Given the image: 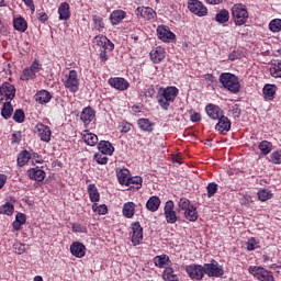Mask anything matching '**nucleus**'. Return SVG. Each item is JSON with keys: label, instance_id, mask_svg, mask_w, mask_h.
<instances>
[{"label": "nucleus", "instance_id": "nucleus-1", "mask_svg": "<svg viewBox=\"0 0 281 281\" xmlns=\"http://www.w3.org/2000/svg\"><path fill=\"white\" fill-rule=\"evenodd\" d=\"M177 95H179V89L175 86L160 88L156 98L159 106L164 111H168L170 109V104L177 100Z\"/></svg>", "mask_w": 281, "mask_h": 281}, {"label": "nucleus", "instance_id": "nucleus-2", "mask_svg": "<svg viewBox=\"0 0 281 281\" xmlns=\"http://www.w3.org/2000/svg\"><path fill=\"white\" fill-rule=\"evenodd\" d=\"M220 82L223 85L224 89H227L231 93L240 92V81H238V77L232 72H222Z\"/></svg>", "mask_w": 281, "mask_h": 281}, {"label": "nucleus", "instance_id": "nucleus-3", "mask_svg": "<svg viewBox=\"0 0 281 281\" xmlns=\"http://www.w3.org/2000/svg\"><path fill=\"white\" fill-rule=\"evenodd\" d=\"M232 16L235 25H245L249 20V12L245 4H235L232 8Z\"/></svg>", "mask_w": 281, "mask_h": 281}, {"label": "nucleus", "instance_id": "nucleus-4", "mask_svg": "<svg viewBox=\"0 0 281 281\" xmlns=\"http://www.w3.org/2000/svg\"><path fill=\"white\" fill-rule=\"evenodd\" d=\"M204 273L209 278H223L225 271L223 266L218 265V261L212 259L210 263L204 265Z\"/></svg>", "mask_w": 281, "mask_h": 281}, {"label": "nucleus", "instance_id": "nucleus-5", "mask_svg": "<svg viewBox=\"0 0 281 281\" xmlns=\"http://www.w3.org/2000/svg\"><path fill=\"white\" fill-rule=\"evenodd\" d=\"M64 87L70 91V93H77L80 89V80L78 79V71L70 70L66 81L64 82Z\"/></svg>", "mask_w": 281, "mask_h": 281}, {"label": "nucleus", "instance_id": "nucleus-6", "mask_svg": "<svg viewBox=\"0 0 281 281\" xmlns=\"http://www.w3.org/2000/svg\"><path fill=\"white\" fill-rule=\"evenodd\" d=\"M249 273L260 281H273V272L262 268V267H250L248 269Z\"/></svg>", "mask_w": 281, "mask_h": 281}, {"label": "nucleus", "instance_id": "nucleus-7", "mask_svg": "<svg viewBox=\"0 0 281 281\" xmlns=\"http://www.w3.org/2000/svg\"><path fill=\"white\" fill-rule=\"evenodd\" d=\"M188 9L196 16H207V7L199 0H189Z\"/></svg>", "mask_w": 281, "mask_h": 281}, {"label": "nucleus", "instance_id": "nucleus-8", "mask_svg": "<svg viewBox=\"0 0 281 281\" xmlns=\"http://www.w3.org/2000/svg\"><path fill=\"white\" fill-rule=\"evenodd\" d=\"M189 278L191 280H203V277L205 276V266L201 265H189L186 269Z\"/></svg>", "mask_w": 281, "mask_h": 281}, {"label": "nucleus", "instance_id": "nucleus-9", "mask_svg": "<svg viewBox=\"0 0 281 281\" xmlns=\"http://www.w3.org/2000/svg\"><path fill=\"white\" fill-rule=\"evenodd\" d=\"M132 244L134 247H137L143 240H144V228L142 227V224L139 222L132 223Z\"/></svg>", "mask_w": 281, "mask_h": 281}, {"label": "nucleus", "instance_id": "nucleus-10", "mask_svg": "<svg viewBox=\"0 0 281 281\" xmlns=\"http://www.w3.org/2000/svg\"><path fill=\"white\" fill-rule=\"evenodd\" d=\"M135 14L137 19H144V21H153L157 16V12L150 7H138Z\"/></svg>", "mask_w": 281, "mask_h": 281}, {"label": "nucleus", "instance_id": "nucleus-11", "mask_svg": "<svg viewBox=\"0 0 281 281\" xmlns=\"http://www.w3.org/2000/svg\"><path fill=\"white\" fill-rule=\"evenodd\" d=\"M164 212H165V217L167 223H169L170 225H173V223H177L178 217H177V212H175V202H172V200H169L166 202Z\"/></svg>", "mask_w": 281, "mask_h": 281}, {"label": "nucleus", "instance_id": "nucleus-12", "mask_svg": "<svg viewBox=\"0 0 281 281\" xmlns=\"http://www.w3.org/2000/svg\"><path fill=\"white\" fill-rule=\"evenodd\" d=\"M157 36L164 43H170L176 38L175 33H172L171 30L168 29V26H164V25H159L157 27Z\"/></svg>", "mask_w": 281, "mask_h": 281}, {"label": "nucleus", "instance_id": "nucleus-13", "mask_svg": "<svg viewBox=\"0 0 281 281\" xmlns=\"http://www.w3.org/2000/svg\"><path fill=\"white\" fill-rule=\"evenodd\" d=\"M0 95H3L5 100H14V97L16 95V88L8 81H4L0 86Z\"/></svg>", "mask_w": 281, "mask_h": 281}, {"label": "nucleus", "instance_id": "nucleus-14", "mask_svg": "<svg viewBox=\"0 0 281 281\" xmlns=\"http://www.w3.org/2000/svg\"><path fill=\"white\" fill-rule=\"evenodd\" d=\"M35 130L37 131V135L41 137L42 142H46V144L52 142V130H49V126L43 123H38L35 126Z\"/></svg>", "mask_w": 281, "mask_h": 281}, {"label": "nucleus", "instance_id": "nucleus-15", "mask_svg": "<svg viewBox=\"0 0 281 281\" xmlns=\"http://www.w3.org/2000/svg\"><path fill=\"white\" fill-rule=\"evenodd\" d=\"M217 124L215 125V131H218L222 135L224 133H229L232 130V121L225 114L221 115L218 119Z\"/></svg>", "mask_w": 281, "mask_h": 281}, {"label": "nucleus", "instance_id": "nucleus-16", "mask_svg": "<svg viewBox=\"0 0 281 281\" xmlns=\"http://www.w3.org/2000/svg\"><path fill=\"white\" fill-rule=\"evenodd\" d=\"M109 85L116 89L117 91H126L131 87L128 81L122 77H114L109 79Z\"/></svg>", "mask_w": 281, "mask_h": 281}, {"label": "nucleus", "instance_id": "nucleus-17", "mask_svg": "<svg viewBox=\"0 0 281 281\" xmlns=\"http://www.w3.org/2000/svg\"><path fill=\"white\" fill-rule=\"evenodd\" d=\"M94 43L98 47H103V49H109V52H113L115 49V44L104 35H97L94 37Z\"/></svg>", "mask_w": 281, "mask_h": 281}, {"label": "nucleus", "instance_id": "nucleus-18", "mask_svg": "<svg viewBox=\"0 0 281 281\" xmlns=\"http://www.w3.org/2000/svg\"><path fill=\"white\" fill-rule=\"evenodd\" d=\"M86 251L87 247L80 241H75L70 245V254H72L75 258H85Z\"/></svg>", "mask_w": 281, "mask_h": 281}, {"label": "nucleus", "instance_id": "nucleus-19", "mask_svg": "<svg viewBox=\"0 0 281 281\" xmlns=\"http://www.w3.org/2000/svg\"><path fill=\"white\" fill-rule=\"evenodd\" d=\"M149 56L153 63L159 65V63L166 58V49L161 46H157L149 53Z\"/></svg>", "mask_w": 281, "mask_h": 281}, {"label": "nucleus", "instance_id": "nucleus-20", "mask_svg": "<svg viewBox=\"0 0 281 281\" xmlns=\"http://www.w3.org/2000/svg\"><path fill=\"white\" fill-rule=\"evenodd\" d=\"M205 111L211 120H218L223 115V110L215 104H207Z\"/></svg>", "mask_w": 281, "mask_h": 281}, {"label": "nucleus", "instance_id": "nucleus-21", "mask_svg": "<svg viewBox=\"0 0 281 281\" xmlns=\"http://www.w3.org/2000/svg\"><path fill=\"white\" fill-rule=\"evenodd\" d=\"M94 117H95V111L91 106L85 108L80 115V120L82 121L83 124H91Z\"/></svg>", "mask_w": 281, "mask_h": 281}, {"label": "nucleus", "instance_id": "nucleus-22", "mask_svg": "<svg viewBox=\"0 0 281 281\" xmlns=\"http://www.w3.org/2000/svg\"><path fill=\"white\" fill-rule=\"evenodd\" d=\"M276 91H278L276 85L266 83L262 89L265 100H276Z\"/></svg>", "mask_w": 281, "mask_h": 281}, {"label": "nucleus", "instance_id": "nucleus-23", "mask_svg": "<svg viewBox=\"0 0 281 281\" xmlns=\"http://www.w3.org/2000/svg\"><path fill=\"white\" fill-rule=\"evenodd\" d=\"M27 177L34 181H43L45 179V171L38 167L31 168L27 170Z\"/></svg>", "mask_w": 281, "mask_h": 281}, {"label": "nucleus", "instance_id": "nucleus-24", "mask_svg": "<svg viewBox=\"0 0 281 281\" xmlns=\"http://www.w3.org/2000/svg\"><path fill=\"white\" fill-rule=\"evenodd\" d=\"M59 21H69L71 12L69 11V3L61 2L58 8Z\"/></svg>", "mask_w": 281, "mask_h": 281}, {"label": "nucleus", "instance_id": "nucleus-25", "mask_svg": "<svg viewBox=\"0 0 281 281\" xmlns=\"http://www.w3.org/2000/svg\"><path fill=\"white\" fill-rule=\"evenodd\" d=\"M99 151L103 155H113L115 148L109 140H101L98 145Z\"/></svg>", "mask_w": 281, "mask_h": 281}, {"label": "nucleus", "instance_id": "nucleus-26", "mask_svg": "<svg viewBox=\"0 0 281 281\" xmlns=\"http://www.w3.org/2000/svg\"><path fill=\"white\" fill-rule=\"evenodd\" d=\"M160 205H161V200L159 199V196L153 195L148 199L146 203V209L149 212H157Z\"/></svg>", "mask_w": 281, "mask_h": 281}, {"label": "nucleus", "instance_id": "nucleus-27", "mask_svg": "<svg viewBox=\"0 0 281 281\" xmlns=\"http://www.w3.org/2000/svg\"><path fill=\"white\" fill-rule=\"evenodd\" d=\"M126 19V12L122 10L113 11L110 15V21L112 25H117L119 23H122Z\"/></svg>", "mask_w": 281, "mask_h": 281}, {"label": "nucleus", "instance_id": "nucleus-28", "mask_svg": "<svg viewBox=\"0 0 281 281\" xmlns=\"http://www.w3.org/2000/svg\"><path fill=\"white\" fill-rule=\"evenodd\" d=\"M137 124L140 131H145L146 133H153L155 124L150 122L148 119H139Z\"/></svg>", "mask_w": 281, "mask_h": 281}, {"label": "nucleus", "instance_id": "nucleus-29", "mask_svg": "<svg viewBox=\"0 0 281 281\" xmlns=\"http://www.w3.org/2000/svg\"><path fill=\"white\" fill-rule=\"evenodd\" d=\"M168 262H170V257H168L167 255H160L154 258V265L156 267H159V269L168 267Z\"/></svg>", "mask_w": 281, "mask_h": 281}, {"label": "nucleus", "instance_id": "nucleus-30", "mask_svg": "<svg viewBox=\"0 0 281 281\" xmlns=\"http://www.w3.org/2000/svg\"><path fill=\"white\" fill-rule=\"evenodd\" d=\"M88 194L92 203H98V201H100V192H98V187L93 183L88 186Z\"/></svg>", "mask_w": 281, "mask_h": 281}, {"label": "nucleus", "instance_id": "nucleus-31", "mask_svg": "<svg viewBox=\"0 0 281 281\" xmlns=\"http://www.w3.org/2000/svg\"><path fill=\"white\" fill-rule=\"evenodd\" d=\"M123 216H125V218H133V216H135V203L127 202L124 204Z\"/></svg>", "mask_w": 281, "mask_h": 281}, {"label": "nucleus", "instance_id": "nucleus-32", "mask_svg": "<svg viewBox=\"0 0 281 281\" xmlns=\"http://www.w3.org/2000/svg\"><path fill=\"white\" fill-rule=\"evenodd\" d=\"M128 175H131V171H128V169L116 170V177L121 186H126L128 183Z\"/></svg>", "mask_w": 281, "mask_h": 281}, {"label": "nucleus", "instance_id": "nucleus-33", "mask_svg": "<svg viewBox=\"0 0 281 281\" xmlns=\"http://www.w3.org/2000/svg\"><path fill=\"white\" fill-rule=\"evenodd\" d=\"M31 159H32V154H30V151L27 150H23L18 155V166L20 168H23V166H25V164H27V161H30Z\"/></svg>", "mask_w": 281, "mask_h": 281}, {"label": "nucleus", "instance_id": "nucleus-34", "mask_svg": "<svg viewBox=\"0 0 281 281\" xmlns=\"http://www.w3.org/2000/svg\"><path fill=\"white\" fill-rule=\"evenodd\" d=\"M13 27L14 30H16L18 32H25V30H27V21H25V19L23 18H18L13 20Z\"/></svg>", "mask_w": 281, "mask_h": 281}, {"label": "nucleus", "instance_id": "nucleus-35", "mask_svg": "<svg viewBox=\"0 0 281 281\" xmlns=\"http://www.w3.org/2000/svg\"><path fill=\"white\" fill-rule=\"evenodd\" d=\"M14 109L12 108V102L8 101L3 104L1 109V115L4 117V120H10L12 117V112Z\"/></svg>", "mask_w": 281, "mask_h": 281}, {"label": "nucleus", "instance_id": "nucleus-36", "mask_svg": "<svg viewBox=\"0 0 281 281\" xmlns=\"http://www.w3.org/2000/svg\"><path fill=\"white\" fill-rule=\"evenodd\" d=\"M52 100V94L47 90H41L37 93L36 102H40V104H47Z\"/></svg>", "mask_w": 281, "mask_h": 281}, {"label": "nucleus", "instance_id": "nucleus-37", "mask_svg": "<svg viewBox=\"0 0 281 281\" xmlns=\"http://www.w3.org/2000/svg\"><path fill=\"white\" fill-rule=\"evenodd\" d=\"M162 278L165 281H179V277L175 273V269L170 267L164 270Z\"/></svg>", "mask_w": 281, "mask_h": 281}, {"label": "nucleus", "instance_id": "nucleus-38", "mask_svg": "<svg viewBox=\"0 0 281 281\" xmlns=\"http://www.w3.org/2000/svg\"><path fill=\"white\" fill-rule=\"evenodd\" d=\"M143 182H144V179H142V177L139 176H136V177L128 178L126 186H128L130 188H135L136 190H139V188H142Z\"/></svg>", "mask_w": 281, "mask_h": 281}, {"label": "nucleus", "instance_id": "nucleus-39", "mask_svg": "<svg viewBox=\"0 0 281 281\" xmlns=\"http://www.w3.org/2000/svg\"><path fill=\"white\" fill-rule=\"evenodd\" d=\"M184 216L187 221H191V223H194L199 218V213L196 212V207L191 206L187 211H184Z\"/></svg>", "mask_w": 281, "mask_h": 281}, {"label": "nucleus", "instance_id": "nucleus-40", "mask_svg": "<svg viewBox=\"0 0 281 281\" xmlns=\"http://www.w3.org/2000/svg\"><path fill=\"white\" fill-rule=\"evenodd\" d=\"M215 21L221 24L227 23L229 21V11H227L226 9L221 10L215 15Z\"/></svg>", "mask_w": 281, "mask_h": 281}, {"label": "nucleus", "instance_id": "nucleus-41", "mask_svg": "<svg viewBox=\"0 0 281 281\" xmlns=\"http://www.w3.org/2000/svg\"><path fill=\"white\" fill-rule=\"evenodd\" d=\"M273 148V145L269 140H262L259 144V150H261L262 155H269Z\"/></svg>", "mask_w": 281, "mask_h": 281}, {"label": "nucleus", "instance_id": "nucleus-42", "mask_svg": "<svg viewBox=\"0 0 281 281\" xmlns=\"http://www.w3.org/2000/svg\"><path fill=\"white\" fill-rule=\"evenodd\" d=\"M258 199L259 201H269L273 196V193H271V190L269 189H261L258 191Z\"/></svg>", "mask_w": 281, "mask_h": 281}, {"label": "nucleus", "instance_id": "nucleus-43", "mask_svg": "<svg viewBox=\"0 0 281 281\" xmlns=\"http://www.w3.org/2000/svg\"><path fill=\"white\" fill-rule=\"evenodd\" d=\"M0 214H7V216H12V214H14V205H12L10 202H7L0 207Z\"/></svg>", "mask_w": 281, "mask_h": 281}, {"label": "nucleus", "instance_id": "nucleus-44", "mask_svg": "<svg viewBox=\"0 0 281 281\" xmlns=\"http://www.w3.org/2000/svg\"><path fill=\"white\" fill-rule=\"evenodd\" d=\"M13 120L18 122V124H23V122H25V112L22 109L15 110Z\"/></svg>", "mask_w": 281, "mask_h": 281}, {"label": "nucleus", "instance_id": "nucleus-45", "mask_svg": "<svg viewBox=\"0 0 281 281\" xmlns=\"http://www.w3.org/2000/svg\"><path fill=\"white\" fill-rule=\"evenodd\" d=\"M93 159L100 166H106V164H109V157H106V154H94Z\"/></svg>", "mask_w": 281, "mask_h": 281}, {"label": "nucleus", "instance_id": "nucleus-46", "mask_svg": "<svg viewBox=\"0 0 281 281\" xmlns=\"http://www.w3.org/2000/svg\"><path fill=\"white\" fill-rule=\"evenodd\" d=\"M206 190L209 199H212V196L218 192V184H216V182H210L206 187Z\"/></svg>", "mask_w": 281, "mask_h": 281}, {"label": "nucleus", "instance_id": "nucleus-47", "mask_svg": "<svg viewBox=\"0 0 281 281\" xmlns=\"http://www.w3.org/2000/svg\"><path fill=\"white\" fill-rule=\"evenodd\" d=\"M270 32H281V19H274L269 23Z\"/></svg>", "mask_w": 281, "mask_h": 281}, {"label": "nucleus", "instance_id": "nucleus-48", "mask_svg": "<svg viewBox=\"0 0 281 281\" xmlns=\"http://www.w3.org/2000/svg\"><path fill=\"white\" fill-rule=\"evenodd\" d=\"M270 74L273 78H281V63L273 64L270 68Z\"/></svg>", "mask_w": 281, "mask_h": 281}, {"label": "nucleus", "instance_id": "nucleus-49", "mask_svg": "<svg viewBox=\"0 0 281 281\" xmlns=\"http://www.w3.org/2000/svg\"><path fill=\"white\" fill-rule=\"evenodd\" d=\"M85 142L88 146H95L98 144V135L87 134L85 135Z\"/></svg>", "mask_w": 281, "mask_h": 281}, {"label": "nucleus", "instance_id": "nucleus-50", "mask_svg": "<svg viewBox=\"0 0 281 281\" xmlns=\"http://www.w3.org/2000/svg\"><path fill=\"white\" fill-rule=\"evenodd\" d=\"M34 78H36V75L31 68H26L23 70L21 80H34Z\"/></svg>", "mask_w": 281, "mask_h": 281}, {"label": "nucleus", "instance_id": "nucleus-51", "mask_svg": "<svg viewBox=\"0 0 281 281\" xmlns=\"http://www.w3.org/2000/svg\"><path fill=\"white\" fill-rule=\"evenodd\" d=\"M92 210L94 212H98L99 215H104V214H106V212H109V209L106 207L105 204L98 205V203H94L92 205Z\"/></svg>", "mask_w": 281, "mask_h": 281}, {"label": "nucleus", "instance_id": "nucleus-52", "mask_svg": "<svg viewBox=\"0 0 281 281\" xmlns=\"http://www.w3.org/2000/svg\"><path fill=\"white\" fill-rule=\"evenodd\" d=\"M92 21H93L94 27L97 30L104 29V21L102 20V18L100 15H93Z\"/></svg>", "mask_w": 281, "mask_h": 281}, {"label": "nucleus", "instance_id": "nucleus-53", "mask_svg": "<svg viewBox=\"0 0 281 281\" xmlns=\"http://www.w3.org/2000/svg\"><path fill=\"white\" fill-rule=\"evenodd\" d=\"M178 205H179V209L184 210V212H187L191 207L190 200H188L187 198H181Z\"/></svg>", "mask_w": 281, "mask_h": 281}, {"label": "nucleus", "instance_id": "nucleus-54", "mask_svg": "<svg viewBox=\"0 0 281 281\" xmlns=\"http://www.w3.org/2000/svg\"><path fill=\"white\" fill-rule=\"evenodd\" d=\"M270 159L272 164H281V150L272 153Z\"/></svg>", "mask_w": 281, "mask_h": 281}, {"label": "nucleus", "instance_id": "nucleus-55", "mask_svg": "<svg viewBox=\"0 0 281 281\" xmlns=\"http://www.w3.org/2000/svg\"><path fill=\"white\" fill-rule=\"evenodd\" d=\"M13 249L15 254H19V256H21V254H25V244H22V243L14 244Z\"/></svg>", "mask_w": 281, "mask_h": 281}, {"label": "nucleus", "instance_id": "nucleus-56", "mask_svg": "<svg viewBox=\"0 0 281 281\" xmlns=\"http://www.w3.org/2000/svg\"><path fill=\"white\" fill-rule=\"evenodd\" d=\"M72 232L79 233V234H87V227L82 226V224H72Z\"/></svg>", "mask_w": 281, "mask_h": 281}, {"label": "nucleus", "instance_id": "nucleus-57", "mask_svg": "<svg viewBox=\"0 0 281 281\" xmlns=\"http://www.w3.org/2000/svg\"><path fill=\"white\" fill-rule=\"evenodd\" d=\"M29 69H32L36 75V74H38V71H41V69H43V65H41V63H38V60H35V61H33L31 67H29Z\"/></svg>", "mask_w": 281, "mask_h": 281}, {"label": "nucleus", "instance_id": "nucleus-58", "mask_svg": "<svg viewBox=\"0 0 281 281\" xmlns=\"http://www.w3.org/2000/svg\"><path fill=\"white\" fill-rule=\"evenodd\" d=\"M15 221L18 223H21L22 225H25V223L27 221V217L23 213H18L16 216H15Z\"/></svg>", "mask_w": 281, "mask_h": 281}, {"label": "nucleus", "instance_id": "nucleus-59", "mask_svg": "<svg viewBox=\"0 0 281 281\" xmlns=\"http://www.w3.org/2000/svg\"><path fill=\"white\" fill-rule=\"evenodd\" d=\"M145 98H153L155 95V88H147L143 91Z\"/></svg>", "mask_w": 281, "mask_h": 281}, {"label": "nucleus", "instance_id": "nucleus-60", "mask_svg": "<svg viewBox=\"0 0 281 281\" xmlns=\"http://www.w3.org/2000/svg\"><path fill=\"white\" fill-rule=\"evenodd\" d=\"M247 249L248 251H254V249H256V239L251 238L248 240Z\"/></svg>", "mask_w": 281, "mask_h": 281}, {"label": "nucleus", "instance_id": "nucleus-61", "mask_svg": "<svg viewBox=\"0 0 281 281\" xmlns=\"http://www.w3.org/2000/svg\"><path fill=\"white\" fill-rule=\"evenodd\" d=\"M191 122H201V113L194 112V113L191 115Z\"/></svg>", "mask_w": 281, "mask_h": 281}, {"label": "nucleus", "instance_id": "nucleus-62", "mask_svg": "<svg viewBox=\"0 0 281 281\" xmlns=\"http://www.w3.org/2000/svg\"><path fill=\"white\" fill-rule=\"evenodd\" d=\"M7 181H8V176L0 173V190L1 188H3V186H5Z\"/></svg>", "mask_w": 281, "mask_h": 281}, {"label": "nucleus", "instance_id": "nucleus-63", "mask_svg": "<svg viewBox=\"0 0 281 281\" xmlns=\"http://www.w3.org/2000/svg\"><path fill=\"white\" fill-rule=\"evenodd\" d=\"M121 133H128L131 131V125L130 124H124L119 126Z\"/></svg>", "mask_w": 281, "mask_h": 281}, {"label": "nucleus", "instance_id": "nucleus-64", "mask_svg": "<svg viewBox=\"0 0 281 281\" xmlns=\"http://www.w3.org/2000/svg\"><path fill=\"white\" fill-rule=\"evenodd\" d=\"M228 58L231 60H238L240 58V54L236 53V52H233L228 55Z\"/></svg>", "mask_w": 281, "mask_h": 281}]
</instances>
